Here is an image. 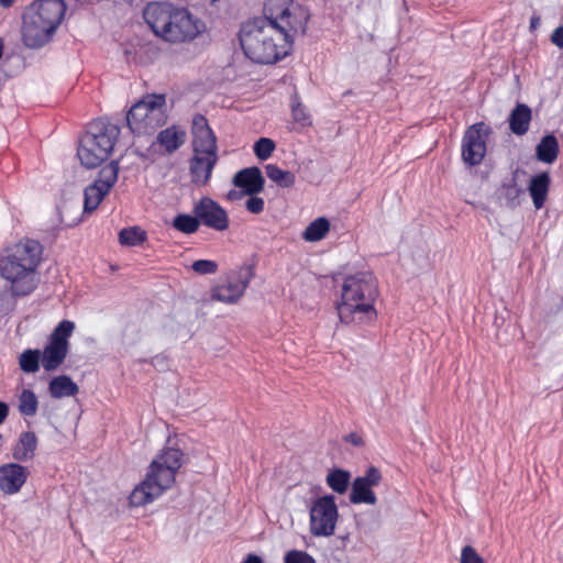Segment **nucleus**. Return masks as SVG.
Masks as SVG:
<instances>
[{
	"label": "nucleus",
	"instance_id": "obj_1",
	"mask_svg": "<svg viewBox=\"0 0 563 563\" xmlns=\"http://www.w3.org/2000/svg\"><path fill=\"white\" fill-rule=\"evenodd\" d=\"M143 18L156 36L174 44L191 42L206 29L187 9L169 2H150L143 10Z\"/></svg>",
	"mask_w": 563,
	"mask_h": 563
},
{
	"label": "nucleus",
	"instance_id": "obj_2",
	"mask_svg": "<svg viewBox=\"0 0 563 563\" xmlns=\"http://www.w3.org/2000/svg\"><path fill=\"white\" fill-rule=\"evenodd\" d=\"M42 254L41 243L32 239H23L0 253V276L10 283L13 295L24 296L33 291Z\"/></svg>",
	"mask_w": 563,
	"mask_h": 563
},
{
	"label": "nucleus",
	"instance_id": "obj_3",
	"mask_svg": "<svg viewBox=\"0 0 563 563\" xmlns=\"http://www.w3.org/2000/svg\"><path fill=\"white\" fill-rule=\"evenodd\" d=\"M240 44L245 56L257 64L276 63L291 51L286 33L265 15L242 25Z\"/></svg>",
	"mask_w": 563,
	"mask_h": 563
},
{
	"label": "nucleus",
	"instance_id": "obj_4",
	"mask_svg": "<svg viewBox=\"0 0 563 563\" xmlns=\"http://www.w3.org/2000/svg\"><path fill=\"white\" fill-rule=\"evenodd\" d=\"M378 296L376 279L369 272H358L344 278L341 301L336 306L340 321L362 323L376 316L374 302Z\"/></svg>",
	"mask_w": 563,
	"mask_h": 563
},
{
	"label": "nucleus",
	"instance_id": "obj_5",
	"mask_svg": "<svg viewBox=\"0 0 563 563\" xmlns=\"http://www.w3.org/2000/svg\"><path fill=\"white\" fill-rule=\"evenodd\" d=\"M181 465L183 452L179 449H164L150 464L144 479L130 494V504L142 507L153 503L173 487Z\"/></svg>",
	"mask_w": 563,
	"mask_h": 563
},
{
	"label": "nucleus",
	"instance_id": "obj_6",
	"mask_svg": "<svg viewBox=\"0 0 563 563\" xmlns=\"http://www.w3.org/2000/svg\"><path fill=\"white\" fill-rule=\"evenodd\" d=\"M66 11L64 0H38L23 14L22 38L25 46L38 48L52 38Z\"/></svg>",
	"mask_w": 563,
	"mask_h": 563
},
{
	"label": "nucleus",
	"instance_id": "obj_7",
	"mask_svg": "<svg viewBox=\"0 0 563 563\" xmlns=\"http://www.w3.org/2000/svg\"><path fill=\"white\" fill-rule=\"evenodd\" d=\"M119 135V126L109 121L96 120L90 123L79 141L77 155L80 163L87 168L99 166L110 156Z\"/></svg>",
	"mask_w": 563,
	"mask_h": 563
},
{
	"label": "nucleus",
	"instance_id": "obj_8",
	"mask_svg": "<svg viewBox=\"0 0 563 563\" xmlns=\"http://www.w3.org/2000/svg\"><path fill=\"white\" fill-rule=\"evenodd\" d=\"M264 15L286 33L291 47L295 37L306 33L310 18L308 9L294 0H267Z\"/></svg>",
	"mask_w": 563,
	"mask_h": 563
},
{
	"label": "nucleus",
	"instance_id": "obj_9",
	"mask_svg": "<svg viewBox=\"0 0 563 563\" xmlns=\"http://www.w3.org/2000/svg\"><path fill=\"white\" fill-rule=\"evenodd\" d=\"M167 121L164 95H147L134 103L126 113V123L132 133L150 135Z\"/></svg>",
	"mask_w": 563,
	"mask_h": 563
},
{
	"label": "nucleus",
	"instance_id": "obj_10",
	"mask_svg": "<svg viewBox=\"0 0 563 563\" xmlns=\"http://www.w3.org/2000/svg\"><path fill=\"white\" fill-rule=\"evenodd\" d=\"M75 330V323L60 321L52 332L47 345L41 352L42 366L46 372L56 371L66 360L69 351L68 339Z\"/></svg>",
	"mask_w": 563,
	"mask_h": 563
},
{
	"label": "nucleus",
	"instance_id": "obj_11",
	"mask_svg": "<svg viewBox=\"0 0 563 563\" xmlns=\"http://www.w3.org/2000/svg\"><path fill=\"white\" fill-rule=\"evenodd\" d=\"M309 515L312 536L330 537L334 534L339 511L332 495L317 498L310 507Z\"/></svg>",
	"mask_w": 563,
	"mask_h": 563
},
{
	"label": "nucleus",
	"instance_id": "obj_12",
	"mask_svg": "<svg viewBox=\"0 0 563 563\" xmlns=\"http://www.w3.org/2000/svg\"><path fill=\"white\" fill-rule=\"evenodd\" d=\"M119 164L110 162L102 167L98 178L86 187L84 191V212L90 213L97 209L104 196L110 191L118 179Z\"/></svg>",
	"mask_w": 563,
	"mask_h": 563
},
{
	"label": "nucleus",
	"instance_id": "obj_13",
	"mask_svg": "<svg viewBox=\"0 0 563 563\" xmlns=\"http://www.w3.org/2000/svg\"><path fill=\"white\" fill-rule=\"evenodd\" d=\"M490 129L483 122L471 125L462 140V159L468 166L482 163L486 154V141Z\"/></svg>",
	"mask_w": 563,
	"mask_h": 563
},
{
	"label": "nucleus",
	"instance_id": "obj_14",
	"mask_svg": "<svg viewBox=\"0 0 563 563\" xmlns=\"http://www.w3.org/2000/svg\"><path fill=\"white\" fill-rule=\"evenodd\" d=\"M253 276L254 272L250 266L232 272L212 290V298L224 303L236 302L243 296Z\"/></svg>",
	"mask_w": 563,
	"mask_h": 563
},
{
	"label": "nucleus",
	"instance_id": "obj_15",
	"mask_svg": "<svg viewBox=\"0 0 563 563\" xmlns=\"http://www.w3.org/2000/svg\"><path fill=\"white\" fill-rule=\"evenodd\" d=\"M380 481L382 474L379 470L375 466L368 467L363 476H358L352 482L350 501L354 505H375L377 497L373 487L377 486Z\"/></svg>",
	"mask_w": 563,
	"mask_h": 563
},
{
	"label": "nucleus",
	"instance_id": "obj_16",
	"mask_svg": "<svg viewBox=\"0 0 563 563\" xmlns=\"http://www.w3.org/2000/svg\"><path fill=\"white\" fill-rule=\"evenodd\" d=\"M235 187L241 188L242 191L230 190L227 195L229 200H239L244 195H257L264 189V177L258 167H247L238 172L233 177Z\"/></svg>",
	"mask_w": 563,
	"mask_h": 563
},
{
	"label": "nucleus",
	"instance_id": "obj_17",
	"mask_svg": "<svg viewBox=\"0 0 563 563\" xmlns=\"http://www.w3.org/2000/svg\"><path fill=\"white\" fill-rule=\"evenodd\" d=\"M194 213L205 225L218 231L229 227V219L225 210L214 200L208 197L201 198L194 206Z\"/></svg>",
	"mask_w": 563,
	"mask_h": 563
},
{
	"label": "nucleus",
	"instance_id": "obj_18",
	"mask_svg": "<svg viewBox=\"0 0 563 563\" xmlns=\"http://www.w3.org/2000/svg\"><path fill=\"white\" fill-rule=\"evenodd\" d=\"M194 153L218 154L217 137L205 115L196 114L192 119Z\"/></svg>",
	"mask_w": 563,
	"mask_h": 563
},
{
	"label": "nucleus",
	"instance_id": "obj_19",
	"mask_svg": "<svg viewBox=\"0 0 563 563\" xmlns=\"http://www.w3.org/2000/svg\"><path fill=\"white\" fill-rule=\"evenodd\" d=\"M26 478V468L18 463H8L0 466V490L7 495L19 493Z\"/></svg>",
	"mask_w": 563,
	"mask_h": 563
},
{
	"label": "nucleus",
	"instance_id": "obj_20",
	"mask_svg": "<svg viewBox=\"0 0 563 563\" xmlns=\"http://www.w3.org/2000/svg\"><path fill=\"white\" fill-rule=\"evenodd\" d=\"M218 162V154L194 153L190 159L189 172L192 183L196 185H206Z\"/></svg>",
	"mask_w": 563,
	"mask_h": 563
},
{
	"label": "nucleus",
	"instance_id": "obj_21",
	"mask_svg": "<svg viewBox=\"0 0 563 563\" xmlns=\"http://www.w3.org/2000/svg\"><path fill=\"white\" fill-rule=\"evenodd\" d=\"M186 142V132L176 125L162 130L157 136L155 144L159 145L164 153L173 154Z\"/></svg>",
	"mask_w": 563,
	"mask_h": 563
},
{
	"label": "nucleus",
	"instance_id": "obj_22",
	"mask_svg": "<svg viewBox=\"0 0 563 563\" xmlns=\"http://www.w3.org/2000/svg\"><path fill=\"white\" fill-rule=\"evenodd\" d=\"M37 448V437L33 431L22 432L13 446L12 456L20 462H26L34 457Z\"/></svg>",
	"mask_w": 563,
	"mask_h": 563
},
{
	"label": "nucleus",
	"instance_id": "obj_23",
	"mask_svg": "<svg viewBox=\"0 0 563 563\" xmlns=\"http://www.w3.org/2000/svg\"><path fill=\"white\" fill-rule=\"evenodd\" d=\"M532 119L531 109L523 103H518L509 115V129L516 135H523L529 130Z\"/></svg>",
	"mask_w": 563,
	"mask_h": 563
},
{
	"label": "nucleus",
	"instance_id": "obj_24",
	"mask_svg": "<svg viewBox=\"0 0 563 563\" xmlns=\"http://www.w3.org/2000/svg\"><path fill=\"white\" fill-rule=\"evenodd\" d=\"M550 183V176L545 172L536 175L530 179L528 189L536 209H540L543 207L549 192Z\"/></svg>",
	"mask_w": 563,
	"mask_h": 563
},
{
	"label": "nucleus",
	"instance_id": "obj_25",
	"mask_svg": "<svg viewBox=\"0 0 563 563\" xmlns=\"http://www.w3.org/2000/svg\"><path fill=\"white\" fill-rule=\"evenodd\" d=\"M79 388L70 377L60 375L54 377L48 385V391L53 398L71 397L78 393Z\"/></svg>",
	"mask_w": 563,
	"mask_h": 563
},
{
	"label": "nucleus",
	"instance_id": "obj_26",
	"mask_svg": "<svg viewBox=\"0 0 563 563\" xmlns=\"http://www.w3.org/2000/svg\"><path fill=\"white\" fill-rule=\"evenodd\" d=\"M539 161L552 164L559 155V143L554 135L548 134L543 136L536 148Z\"/></svg>",
	"mask_w": 563,
	"mask_h": 563
},
{
	"label": "nucleus",
	"instance_id": "obj_27",
	"mask_svg": "<svg viewBox=\"0 0 563 563\" xmlns=\"http://www.w3.org/2000/svg\"><path fill=\"white\" fill-rule=\"evenodd\" d=\"M329 231V220L324 217H320L308 224L302 233V238L307 242H318L324 239Z\"/></svg>",
	"mask_w": 563,
	"mask_h": 563
},
{
	"label": "nucleus",
	"instance_id": "obj_28",
	"mask_svg": "<svg viewBox=\"0 0 563 563\" xmlns=\"http://www.w3.org/2000/svg\"><path fill=\"white\" fill-rule=\"evenodd\" d=\"M351 482V473L346 470L334 468L325 477L327 485L336 494H344Z\"/></svg>",
	"mask_w": 563,
	"mask_h": 563
},
{
	"label": "nucleus",
	"instance_id": "obj_29",
	"mask_svg": "<svg viewBox=\"0 0 563 563\" xmlns=\"http://www.w3.org/2000/svg\"><path fill=\"white\" fill-rule=\"evenodd\" d=\"M38 400L34 391L31 389H22L18 397V410L24 417H33L36 415Z\"/></svg>",
	"mask_w": 563,
	"mask_h": 563
},
{
	"label": "nucleus",
	"instance_id": "obj_30",
	"mask_svg": "<svg viewBox=\"0 0 563 563\" xmlns=\"http://www.w3.org/2000/svg\"><path fill=\"white\" fill-rule=\"evenodd\" d=\"M265 172L267 177L280 187H291L296 181L294 173L284 170L275 164L266 165Z\"/></svg>",
	"mask_w": 563,
	"mask_h": 563
},
{
	"label": "nucleus",
	"instance_id": "obj_31",
	"mask_svg": "<svg viewBox=\"0 0 563 563\" xmlns=\"http://www.w3.org/2000/svg\"><path fill=\"white\" fill-rule=\"evenodd\" d=\"M291 117L294 123L299 128H308L312 124V119L307 108L300 102L297 95L291 97L290 100Z\"/></svg>",
	"mask_w": 563,
	"mask_h": 563
},
{
	"label": "nucleus",
	"instance_id": "obj_32",
	"mask_svg": "<svg viewBox=\"0 0 563 563\" xmlns=\"http://www.w3.org/2000/svg\"><path fill=\"white\" fill-rule=\"evenodd\" d=\"M41 351L40 350H25L19 357L20 368L24 373L33 374L40 369Z\"/></svg>",
	"mask_w": 563,
	"mask_h": 563
},
{
	"label": "nucleus",
	"instance_id": "obj_33",
	"mask_svg": "<svg viewBox=\"0 0 563 563\" xmlns=\"http://www.w3.org/2000/svg\"><path fill=\"white\" fill-rule=\"evenodd\" d=\"M173 227L181 233L192 234L199 228V219L195 216L180 213L173 220Z\"/></svg>",
	"mask_w": 563,
	"mask_h": 563
},
{
	"label": "nucleus",
	"instance_id": "obj_34",
	"mask_svg": "<svg viewBox=\"0 0 563 563\" xmlns=\"http://www.w3.org/2000/svg\"><path fill=\"white\" fill-rule=\"evenodd\" d=\"M146 239V233L139 227L123 229L119 233V241L122 245L136 246Z\"/></svg>",
	"mask_w": 563,
	"mask_h": 563
},
{
	"label": "nucleus",
	"instance_id": "obj_35",
	"mask_svg": "<svg viewBox=\"0 0 563 563\" xmlns=\"http://www.w3.org/2000/svg\"><path fill=\"white\" fill-rule=\"evenodd\" d=\"M522 194V189L518 187L515 180L510 184L503 185L500 189V197L506 200V205L510 208L516 207L519 196Z\"/></svg>",
	"mask_w": 563,
	"mask_h": 563
},
{
	"label": "nucleus",
	"instance_id": "obj_36",
	"mask_svg": "<svg viewBox=\"0 0 563 563\" xmlns=\"http://www.w3.org/2000/svg\"><path fill=\"white\" fill-rule=\"evenodd\" d=\"M253 150L258 159L265 161L273 154L275 150V143L271 139L261 137L255 142Z\"/></svg>",
	"mask_w": 563,
	"mask_h": 563
},
{
	"label": "nucleus",
	"instance_id": "obj_37",
	"mask_svg": "<svg viewBox=\"0 0 563 563\" xmlns=\"http://www.w3.org/2000/svg\"><path fill=\"white\" fill-rule=\"evenodd\" d=\"M284 563H316V561L305 551L290 550L284 555Z\"/></svg>",
	"mask_w": 563,
	"mask_h": 563
},
{
	"label": "nucleus",
	"instance_id": "obj_38",
	"mask_svg": "<svg viewBox=\"0 0 563 563\" xmlns=\"http://www.w3.org/2000/svg\"><path fill=\"white\" fill-rule=\"evenodd\" d=\"M191 268L200 275L214 274L218 269V264L210 260H198L192 263Z\"/></svg>",
	"mask_w": 563,
	"mask_h": 563
},
{
	"label": "nucleus",
	"instance_id": "obj_39",
	"mask_svg": "<svg viewBox=\"0 0 563 563\" xmlns=\"http://www.w3.org/2000/svg\"><path fill=\"white\" fill-rule=\"evenodd\" d=\"M461 563H484L481 555L471 545L463 547L461 551Z\"/></svg>",
	"mask_w": 563,
	"mask_h": 563
},
{
	"label": "nucleus",
	"instance_id": "obj_40",
	"mask_svg": "<svg viewBox=\"0 0 563 563\" xmlns=\"http://www.w3.org/2000/svg\"><path fill=\"white\" fill-rule=\"evenodd\" d=\"M264 199L255 195L250 196V198L245 202L247 211L254 214L261 213L264 209Z\"/></svg>",
	"mask_w": 563,
	"mask_h": 563
},
{
	"label": "nucleus",
	"instance_id": "obj_41",
	"mask_svg": "<svg viewBox=\"0 0 563 563\" xmlns=\"http://www.w3.org/2000/svg\"><path fill=\"white\" fill-rule=\"evenodd\" d=\"M551 41L558 47H563V26H559L551 35Z\"/></svg>",
	"mask_w": 563,
	"mask_h": 563
},
{
	"label": "nucleus",
	"instance_id": "obj_42",
	"mask_svg": "<svg viewBox=\"0 0 563 563\" xmlns=\"http://www.w3.org/2000/svg\"><path fill=\"white\" fill-rule=\"evenodd\" d=\"M346 441L351 444H353L354 446H362L364 441L362 439L361 435H358L357 433H350L347 437H346Z\"/></svg>",
	"mask_w": 563,
	"mask_h": 563
},
{
	"label": "nucleus",
	"instance_id": "obj_43",
	"mask_svg": "<svg viewBox=\"0 0 563 563\" xmlns=\"http://www.w3.org/2000/svg\"><path fill=\"white\" fill-rule=\"evenodd\" d=\"M9 413V407L5 402L0 401V424L5 420Z\"/></svg>",
	"mask_w": 563,
	"mask_h": 563
},
{
	"label": "nucleus",
	"instance_id": "obj_44",
	"mask_svg": "<svg viewBox=\"0 0 563 563\" xmlns=\"http://www.w3.org/2000/svg\"><path fill=\"white\" fill-rule=\"evenodd\" d=\"M243 563H263V561L258 555L249 554Z\"/></svg>",
	"mask_w": 563,
	"mask_h": 563
},
{
	"label": "nucleus",
	"instance_id": "obj_45",
	"mask_svg": "<svg viewBox=\"0 0 563 563\" xmlns=\"http://www.w3.org/2000/svg\"><path fill=\"white\" fill-rule=\"evenodd\" d=\"M15 0H0V5L2 8H10Z\"/></svg>",
	"mask_w": 563,
	"mask_h": 563
},
{
	"label": "nucleus",
	"instance_id": "obj_46",
	"mask_svg": "<svg viewBox=\"0 0 563 563\" xmlns=\"http://www.w3.org/2000/svg\"><path fill=\"white\" fill-rule=\"evenodd\" d=\"M540 22V19L538 16H532L531 20H530V26L532 29L537 27V25L539 24Z\"/></svg>",
	"mask_w": 563,
	"mask_h": 563
}]
</instances>
